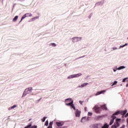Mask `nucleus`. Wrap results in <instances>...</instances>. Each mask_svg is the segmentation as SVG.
<instances>
[{"label": "nucleus", "mask_w": 128, "mask_h": 128, "mask_svg": "<svg viewBox=\"0 0 128 128\" xmlns=\"http://www.w3.org/2000/svg\"><path fill=\"white\" fill-rule=\"evenodd\" d=\"M32 90V87L26 88L23 93L22 96H26V94H30Z\"/></svg>", "instance_id": "f257e3e1"}, {"label": "nucleus", "mask_w": 128, "mask_h": 128, "mask_svg": "<svg viewBox=\"0 0 128 128\" xmlns=\"http://www.w3.org/2000/svg\"><path fill=\"white\" fill-rule=\"evenodd\" d=\"M116 122L114 123V124L112 126V128H117L120 126V118H116Z\"/></svg>", "instance_id": "f03ea898"}, {"label": "nucleus", "mask_w": 128, "mask_h": 128, "mask_svg": "<svg viewBox=\"0 0 128 128\" xmlns=\"http://www.w3.org/2000/svg\"><path fill=\"white\" fill-rule=\"evenodd\" d=\"M128 112L127 110H120V111H118L115 113L114 114V116H118V114H122V116H124Z\"/></svg>", "instance_id": "7ed1b4c3"}, {"label": "nucleus", "mask_w": 128, "mask_h": 128, "mask_svg": "<svg viewBox=\"0 0 128 128\" xmlns=\"http://www.w3.org/2000/svg\"><path fill=\"white\" fill-rule=\"evenodd\" d=\"M28 16H32V14L30 13H26V14H24L22 17L20 22H22V20H24V18H26L28 17Z\"/></svg>", "instance_id": "20e7f679"}, {"label": "nucleus", "mask_w": 128, "mask_h": 128, "mask_svg": "<svg viewBox=\"0 0 128 128\" xmlns=\"http://www.w3.org/2000/svg\"><path fill=\"white\" fill-rule=\"evenodd\" d=\"M82 76V74L79 73L78 74L70 76L68 77V78H78V76Z\"/></svg>", "instance_id": "39448f33"}, {"label": "nucleus", "mask_w": 128, "mask_h": 128, "mask_svg": "<svg viewBox=\"0 0 128 128\" xmlns=\"http://www.w3.org/2000/svg\"><path fill=\"white\" fill-rule=\"evenodd\" d=\"M66 102H70L69 103L66 104V106H72V104H74V101L72 100V99L68 98L66 100Z\"/></svg>", "instance_id": "423d86ee"}, {"label": "nucleus", "mask_w": 128, "mask_h": 128, "mask_svg": "<svg viewBox=\"0 0 128 128\" xmlns=\"http://www.w3.org/2000/svg\"><path fill=\"white\" fill-rule=\"evenodd\" d=\"M115 115H114V114H112V119L110 120V125L112 126V124H114V120H116V116H114Z\"/></svg>", "instance_id": "0eeeda50"}, {"label": "nucleus", "mask_w": 128, "mask_h": 128, "mask_svg": "<svg viewBox=\"0 0 128 128\" xmlns=\"http://www.w3.org/2000/svg\"><path fill=\"white\" fill-rule=\"evenodd\" d=\"M94 108L95 110V112H96V114H98V112H100V108H98V106H96Z\"/></svg>", "instance_id": "6e6552de"}, {"label": "nucleus", "mask_w": 128, "mask_h": 128, "mask_svg": "<svg viewBox=\"0 0 128 128\" xmlns=\"http://www.w3.org/2000/svg\"><path fill=\"white\" fill-rule=\"evenodd\" d=\"M75 114L76 116H80V111L78 110H76Z\"/></svg>", "instance_id": "1a4fd4ad"}, {"label": "nucleus", "mask_w": 128, "mask_h": 128, "mask_svg": "<svg viewBox=\"0 0 128 128\" xmlns=\"http://www.w3.org/2000/svg\"><path fill=\"white\" fill-rule=\"evenodd\" d=\"M56 126H58V128H60V126H64V123H62L60 122H56Z\"/></svg>", "instance_id": "9d476101"}, {"label": "nucleus", "mask_w": 128, "mask_h": 128, "mask_svg": "<svg viewBox=\"0 0 128 128\" xmlns=\"http://www.w3.org/2000/svg\"><path fill=\"white\" fill-rule=\"evenodd\" d=\"M103 92H106V90H103L102 91H100V92H97L96 94V96H98V94H103Z\"/></svg>", "instance_id": "9b49d317"}, {"label": "nucleus", "mask_w": 128, "mask_h": 128, "mask_svg": "<svg viewBox=\"0 0 128 128\" xmlns=\"http://www.w3.org/2000/svg\"><path fill=\"white\" fill-rule=\"evenodd\" d=\"M18 16H16L12 20V21L14 22H16V20H18Z\"/></svg>", "instance_id": "f8f14e48"}, {"label": "nucleus", "mask_w": 128, "mask_h": 128, "mask_svg": "<svg viewBox=\"0 0 128 128\" xmlns=\"http://www.w3.org/2000/svg\"><path fill=\"white\" fill-rule=\"evenodd\" d=\"M87 84H88V83H84L82 84L81 86H79V88H84V86H87Z\"/></svg>", "instance_id": "ddd939ff"}, {"label": "nucleus", "mask_w": 128, "mask_h": 128, "mask_svg": "<svg viewBox=\"0 0 128 128\" xmlns=\"http://www.w3.org/2000/svg\"><path fill=\"white\" fill-rule=\"evenodd\" d=\"M86 117H83V118H82L81 122H86Z\"/></svg>", "instance_id": "4468645a"}, {"label": "nucleus", "mask_w": 128, "mask_h": 128, "mask_svg": "<svg viewBox=\"0 0 128 128\" xmlns=\"http://www.w3.org/2000/svg\"><path fill=\"white\" fill-rule=\"evenodd\" d=\"M101 108H102V110H108V108H106V105H103L101 106Z\"/></svg>", "instance_id": "2eb2a0df"}, {"label": "nucleus", "mask_w": 128, "mask_h": 128, "mask_svg": "<svg viewBox=\"0 0 128 128\" xmlns=\"http://www.w3.org/2000/svg\"><path fill=\"white\" fill-rule=\"evenodd\" d=\"M108 126H109V125L104 124V126L102 127V128H108Z\"/></svg>", "instance_id": "dca6fc26"}, {"label": "nucleus", "mask_w": 128, "mask_h": 128, "mask_svg": "<svg viewBox=\"0 0 128 128\" xmlns=\"http://www.w3.org/2000/svg\"><path fill=\"white\" fill-rule=\"evenodd\" d=\"M126 67H124V66H121L120 67H119L118 70H123V68H125Z\"/></svg>", "instance_id": "f3484780"}, {"label": "nucleus", "mask_w": 128, "mask_h": 128, "mask_svg": "<svg viewBox=\"0 0 128 128\" xmlns=\"http://www.w3.org/2000/svg\"><path fill=\"white\" fill-rule=\"evenodd\" d=\"M16 108V105H14L13 106H11L10 109L12 110V108Z\"/></svg>", "instance_id": "a211bd4d"}, {"label": "nucleus", "mask_w": 128, "mask_h": 128, "mask_svg": "<svg viewBox=\"0 0 128 128\" xmlns=\"http://www.w3.org/2000/svg\"><path fill=\"white\" fill-rule=\"evenodd\" d=\"M44 126H48V120H46V122Z\"/></svg>", "instance_id": "6ab92c4d"}, {"label": "nucleus", "mask_w": 128, "mask_h": 128, "mask_svg": "<svg viewBox=\"0 0 128 128\" xmlns=\"http://www.w3.org/2000/svg\"><path fill=\"white\" fill-rule=\"evenodd\" d=\"M24 128H32V124H30L28 126H27L26 127H25Z\"/></svg>", "instance_id": "aec40b11"}, {"label": "nucleus", "mask_w": 128, "mask_h": 128, "mask_svg": "<svg viewBox=\"0 0 128 128\" xmlns=\"http://www.w3.org/2000/svg\"><path fill=\"white\" fill-rule=\"evenodd\" d=\"M50 46H56V44L54 43H51L50 44Z\"/></svg>", "instance_id": "412c9836"}, {"label": "nucleus", "mask_w": 128, "mask_h": 128, "mask_svg": "<svg viewBox=\"0 0 128 128\" xmlns=\"http://www.w3.org/2000/svg\"><path fill=\"white\" fill-rule=\"evenodd\" d=\"M53 124H54V122H50L49 124V126H52Z\"/></svg>", "instance_id": "4be33fe9"}, {"label": "nucleus", "mask_w": 128, "mask_h": 128, "mask_svg": "<svg viewBox=\"0 0 128 128\" xmlns=\"http://www.w3.org/2000/svg\"><path fill=\"white\" fill-rule=\"evenodd\" d=\"M42 122H46V117H44L43 118L42 120Z\"/></svg>", "instance_id": "5701e85b"}, {"label": "nucleus", "mask_w": 128, "mask_h": 128, "mask_svg": "<svg viewBox=\"0 0 128 128\" xmlns=\"http://www.w3.org/2000/svg\"><path fill=\"white\" fill-rule=\"evenodd\" d=\"M118 84V81H114L112 86H115V84Z\"/></svg>", "instance_id": "b1692460"}, {"label": "nucleus", "mask_w": 128, "mask_h": 128, "mask_svg": "<svg viewBox=\"0 0 128 128\" xmlns=\"http://www.w3.org/2000/svg\"><path fill=\"white\" fill-rule=\"evenodd\" d=\"M128 78H126L123 79L122 80V82H126V80H128Z\"/></svg>", "instance_id": "393cba45"}, {"label": "nucleus", "mask_w": 128, "mask_h": 128, "mask_svg": "<svg viewBox=\"0 0 128 128\" xmlns=\"http://www.w3.org/2000/svg\"><path fill=\"white\" fill-rule=\"evenodd\" d=\"M72 108H73L74 110H76V107H74V104H72V106H71Z\"/></svg>", "instance_id": "a878e982"}, {"label": "nucleus", "mask_w": 128, "mask_h": 128, "mask_svg": "<svg viewBox=\"0 0 128 128\" xmlns=\"http://www.w3.org/2000/svg\"><path fill=\"white\" fill-rule=\"evenodd\" d=\"M88 116H92V112H88Z\"/></svg>", "instance_id": "bb28decb"}, {"label": "nucleus", "mask_w": 128, "mask_h": 128, "mask_svg": "<svg viewBox=\"0 0 128 128\" xmlns=\"http://www.w3.org/2000/svg\"><path fill=\"white\" fill-rule=\"evenodd\" d=\"M31 128H38V126H32Z\"/></svg>", "instance_id": "cd10ccee"}, {"label": "nucleus", "mask_w": 128, "mask_h": 128, "mask_svg": "<svg viewBox=\"0 0 128 128\" xmlns=\"http://www.w3.org/2000/svg\"><path fill=\"white\" fill-rule=\"evenodd\" d=\"M36 18H38V16L34 17V18H32V20H36Z\"/></svg>", "instance_id": "c85d7f7f"}, {"label": "nucleus", "mask_w": 128, "mask_h": 128, "mask_svg": "<svg viewBox=\"0 0 128 128\" xmlns=\"http://www.w3.org/2000/svg\"><path fill=\"white\" fill-rule=\"evenodd\" d=\"M124 117L125 118H128V112L125 115Z\"/></svg>", "instance_id": "c756f323"}, {"label": "nucleus", "mask_w": 128, "mask_h": 128, "mask_svg": "<svg viewBox=\"0 0 128 128\" xmlns=\"http://www.w3.org/2000/svg\"><path fill=\"white\" fill-rule=\"evenodd\" d=\"M128 46V44H125L122 46V48H124V46Z\"/></svg>", "instance_id": "7c9ffc66"}, {"label": "nucleus", "mask_w": 128, "mask_h": 128, "mask_svg": "<svg viewBox=\"0 0 128 128\" xmlns=\"http://www.w3.org/2000/svg\"><path fill=\"white\" fill-rule=\"evenodd\" d=\"M47 128H52V126H48Z\"/></svg>", "instance_id": "2f4dec72"}, {"label": "nucleus", "mask_w": 128, "mask_h": 128, "mask_svg": "<svg viewBox=\"0 0 128 128\" xmlns=\"http://www.w3.org/2000/svg\"><path fill=\"white\" fill-rule=\"evenodd\" d=\"M41 98H40L39 100H38V102L40 100Z\"/></svg>", "instance_id": "473e14b6"}, {"label": "nucleus", "mask_w": 128, "mask_h": 128, "mask_svg": "<svg viewBox=\"0 0 128 128\" xmlns=\"http://www.w3.org/2000/svg\"><path fill=\"white\" fill-rule=\"evenodd\" d=\"M127 122L128 123V118H127Z\"/></svg>", "instance_id": "72a5a7b5"}, {"label": "nucleus", "mask_w": 128, "mask_h": 128, "mask_svg": "<svg viewBox=\"0 0 128 128\" xmlns=\"http://www.w3.org/2000/svg\"><path fill=\"white\" fill-rule=\"evenodd\" d=\"M30 120H32V119H30V120H29V121H30Z\"/></svg>", "instance_id": "f704fd0d"}, {"label": "nucleus", "mask_w": 128, "mask_h": 128, "mask_svg": "<svg viewBox=\"0 0 128 128\" xmlns=\"http://www.w3.org/2000/svg\"><path fill=\"white\" fill-rule=\"evenodd\" d=\"M96 126H98V124H96Z\"/></svg>", "instance_id": "c9c22d12"}, {"label": "nucleus", "mask_w": 128, "mask_h": 128, "mask_svg": "<svg viewBox=\"0 0 128 128\" xmlns=\"http://www.w3.org/2000/svg\"><path fill=\"white\" fill-rule=\"evenodd\" d=\"M114 72H116V70H114Z\"/></svg>", "instance_id": "e433bc0d"}]
</instances>
